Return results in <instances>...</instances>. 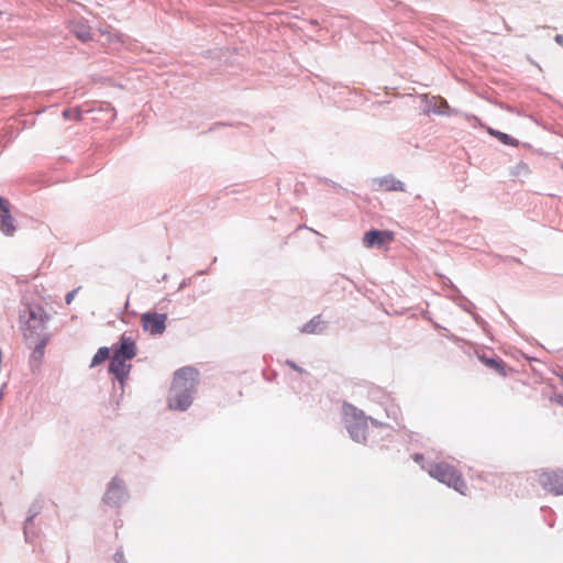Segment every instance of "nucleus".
<instances>
[{
	"label": "nucleus",
	"mask_w": 563,
	"mask_h": 563,
	"mask_svg": "<svg viewBox=\"0 0 563 563\" xmlns=\"http://www.w3.org/2000/svg\"><path fill=\"white\" fill-rule=\"evenodd\" d=\"M197 376L198 372L194 367H183L175 373L168 395L170 409L186 410L191 405Z\"/></svg>",
	"instance_id": "nucleus-1"
},
{
	"label": "nucleus",
	"mask_w": 563,
	"mask_h": 563,
	"mask_svg": "<svg viewBox=\"0 0 563 563\" xmlns=\"http://www.w3.org/2000/svg\"><path fill=\"white\" fill-rule=\"evenodd\" d=\"M428 473L432 478L465 495L467 486L454 465L448 462L434 463L430 465Z\"/></svg>",
	"instance_id": "nucleus-2"
},
{
	"label": "nucleus",
	"mask_w": 563,
	"mask_h": 563,
	"mask_svg": "<svg viewBox=\"0 0 563 563\" xmlns=\"http://www.w3.org/2000/svg\"><path fill=\"white\" fill-rule=\"evenodd\" d=\"M23 323L22 330L25 338L40 335L45 329L48 316L41 306H27L20 314Z\"/></svg>",
	"instance_id": "nucleus-3"
},
{
	"label": "nucleus",
	"mask_w": 563,
	"mask_h": 563,
	"mask_svg": "<svg viewBox=\"0 0 563 563\" xmlns=\"http://www.w3.org/2000/svg\"><path fill=\"white\" fill-rule=\"evenodd\" d=\"M538 484L548 493L563 495V470H542L538 473Z\"/></svg>",
	"instance_id": "nucleus-4"
},
{
	"label": "nucleus",
	"mask_w": 563,
	"mask_h": 563,
	"mask_svg": "<svg viewBox=\"0 0 563 563\" xmlns=\"http://www.w3.org/2000/svg\"><path fill=\"white\" fill-rule=\"evenodd\" d=\"M167 316L165 313H143L141 316L142 327L152 335L162 334L166 329Z\"/></svg>",
	"instance_id": "nucleus-5"
},
{
	"label": "nucleus",
	"mask_w": 563,
	"mask_h": 563,
	"mask_svg": "<svg viewBox=\"0 0 563 563\" xmlns=\"http://www.w3.org/2000/svg\"><path fill=\"white\" fill-rule=\"evenodd\" d=\"M137 352L136 341L132 334L123 333L118 344L113 347V353L122 356L123 358L132 360Z\"/></svg>",
	"instance_id": "nucleus-6"
},
{
	"label": "nucleus",
	"mask_w": 563,
	"mask_h": 563,
	"mask_svg": "<svg viewBox=\"0 0 563 563\" xmlns=\"http://www.w3.org/2000/svg\"><path fill=\"white\" fill-rule=\"evenodd\" d=\"M130 360L123 358L122 356L113 353L109 365V372L113 374L118 380L123 383L130 374Z\"/></svg>",
	"instance_id": "nucleus-7"
},
{
	"label": "nucleus",
	"mask_w": 563,
	"mask_h": 563,
	"mask_svg": "<svg viewBox=\"0 0 563 563\" xmlns=\"http://www.w3.org/2000/svg\"><path fill=\"white\" fill-rule=\"evenodd\" d=\"M394 240V233L389 231L369 230L364 234L363 243L366 247L383 246Z\"/></svg>",
	"instance_id": "nucleus-8"
},
{
	"label": "nucleus",
	"mask_w": 563,
	"mask_h": 563,
	"mask_svg": "<svg viewBox=\"0 0 563 563\" xmlns=\"http://www.w3.org/2000/svg\"><path fill=\"white\" fill-rule=\"evenodd\" d=\"M125 496L124 485L121 479L114 478L104 495V501L109 505H119Z\"/></svg>",
	"instance_id": "nucleus-9"
},
{
	"label": "nucleus",
	"mask_w": 563,
	"mask_h": 563,
	"mask_svg": "<svg viewBox=\"0 0 563 563\" xmlns=\"http://www.w3.org/2000/svg\"><path fill=\"white\" fill-rule=\"evenodd\" d=\"M347 430L355 441H364L366 439L367 431V422L365 417L361 415L360 417L355 418L354 422H349Z\"/></svg>",
	"instance_id": "nucleus-10"
},
{
	"label": "nucleus",
	"mask_w": 563,
	"mask_h": 563,
	"mask_svg": "<svg viewBox=\"0 0 563 563\" xmlns=\"http://www.w3.org/2000/svg\"><path fill=\"white\" fill-rule=\"evenodd\" d=\"M377 190L382 191H405L404 184L393 176H385L374 180Z\"/></svg>",
	"instance_id": "nucleus-11"
},
{
	"label": "nucleus",
	"mask_w": 563,
	"mask_h": 563,
	"mask_svg": "<svg viewBox=\"0 0 563 563\" xmlns=\"http://www.w3.org/2000/svg\"><path fill=\"white\" fill-rule=\"evenodd\" d=\"M15 232L14 220L9 213L8 201L2 200V233L12 236Z\"/></svg>",
	"instance_id": "nucleus-12"
},
{
	"label": "nucleus",
	"mask_w": 563,
	"mask_h": 563,
	"mask_svg": "<svg viewBox=\"0 0 563 563\" xmlns=\"http://www.w3.org/2000/svg\"><path fill=\"white\" fill-rule=\"evenodd\" d=\"M48 342V335L41 339V342L36 345L30 356V364L33 368H38L44 357V350Z\"/></svg>",
	"instance_id": "nucleus-13"
},
{
	"label": "nucleus",
	"mask_w": 563,
	"mask_h": 563,
	"mask_svg": "<svg viewBox=\"0 0 563 563\" xmlns=\"http://www.w3.org/2000/svg\"><path fill=\"white\" fill-rule=\"evenodd\" d=\"M479 361L487 367L494 369L501 376L507 375L506 364L500 358L487 357L486 355H481Z\"/></svg>",
	"instance_id": "nucleus-14"
},
{
	"label": "nucleus",
	"mask_w": 563,
	"mask_h": 563,
	"mask_svg": "<svg viewBox=\"0 0 563 563\" xmlns=\"http://www.w3.org/2000/svg\"><path fill=\"white\" fill-rule=\"evenodd\" d=\"M99 32L108 45L122 44L124 42V35L111 27L100 29Z\"/></svg>",
	"instance_id": "nucleus-15"
},
{
	"label": "nucleus",
	"mask_w": 563,
	"mask_h": 563,
	"mask_svg": "<svg viewBox=\"0 0 563 563\" xmlns=\"http://www.w3.org/2000/svg\"><path fill=\"white\" fill-rule=\"evenodd\" d=\"M488 133L496 137L498 141H500L503 144L505 145H517L518 142L512 139L510 135L506 134V133H503L500 131H497V130H494V129H488Z\"/></svg>",
	"instance_id": "nucleus-16"
},
{
	"label": "nucleus",
	"mask_w": 563,
	"mask_h": 563,
	"mask_svg": "<svg viewBox=\"0 0 563 563\" xmlns=\"http://www.w3.org/2000/svg\"><path fill=\"white\" fill-rule=\"evenodd\" d=\"M110 356V349L109 347H100L97 353L95 354V356L92 357V361H91V366H97L99 364H101L102 362H104L106 360H108Z\"/></svg>",
	"instance_id": "nucleus-17"
},
{
	"label": "nucleus",
	"mask_w": 563,
	"mask_h": 563,
	"mask_svg": "<svg viewBox=\"0 0 563 563\" xmlns=\"http://www.w3.org/2000/svg\"><path fill=\"white\" fill-rule=\"evenodd\" d=\"M74 33L76 37L81 42H89L92 40V35L89 27L85 25H77L74 30Z\"/></svg>",
	"instance_id": "nucleus-18"
},
{
	"label": "nucleus",
	"mask_w": 563,
	"mask_h": 563,
	"mask_svg": "<svg viewBox=\"0 0 563 563\" xmlns=\"http://www.w3.org/2000/svg\"><path fill=\"white\" fill-rule=\"evenodd\" d=\"M75 295H76V290H73L70 292H68L65 297V300H66V303L69 305L71 303V301L74 300L75 298Z\"/></svg>",
	"instance_id": "nucleus-19"
},
{
	"label": "nucleus",
	"mask_w": 563,
	"mask_h": 563,
	"mask_svg": "<svg viewBox=\"0 0 563 563\" xmlns=\"http://www.w3.org/2000/svg\"><path fill=\"white\" fill-rule=\"evenodd\" d=\"M555 42H556L558 44H560L561 46H563V35L558 34V35L555 36Z\"/></svg>",
	"instance_id": "nucleus-20"
},
{
	"label": "nucleus",
	"mask_w": 563,
	"mask_h": 563,
	"mask_svg": "<svg viewBox=\"0 0 563 563\" xmlns=\"http://www.w3.org/2000/svg\"><path fill=\"white\" fill-rule=\"evenodd\" d=\"M71 113H74L75 119L80 120L81 113L79 110H74V111H71Z\"/></svg>",
	"instance_id": "nucleus-21"
},
{
	"label": "nucleus",
	"mask_w": 563,
	"mask_h": 563,
	"mask_svg": "<svg viewBox=\"0 0 563 563\" xmlns=\"http://www.w3.org/2000/svg\"><path fill=\"white\" fill-rule=\"evenodd\" d=\"M70 114H71V110H65V111L63 112V115H64L65 118H69V117H70Z\"/></svg>",
	"instance_id": "nucleus-22"
},
{
	"label": "nucleus",
	"mask_w": 563,
	"mask_h": 563,
	"mask_svg": "<svg viewBox=\"0 0 563 563\" xmlns=\"http://www.w3.org/2000/svg\"><path fill=\"white\" fill-rule=\"evenodd\" d=\"M422 459H423V456L421 454H416L415 455V461L416 462H420Z\"/></svg>",
	"instance_id": "nucleus-23"
},
{
	"label": "nucleus",
	"mask_w": 563,
	"mask_h": 563,
	"mask_svg": "<svg viewBox=\"0 0 563 563\" xmlns=\"http://www.w3.org/2000/svg\"><path fill=\"white\" fill-rule=\"evenodd\" d=\"M287 364L290 365L294 369L299 371V368L292 362L288 361Z\"/></svg>",
	"instance_id": "nucleus-24"
},
{
	"label": "nucleus",
	"mask_w": 563,
	"mask_h": 563,
	"mask_svg": "<svg viewBox=\"0 0 563 563\" xmlns=\"http://www.w3.org/2000/svg\"><path fill=\"white\" fill-rule=\"evenodd\" d=\"M560 377H561V379L563 380V374H562Z\"/></svg>",
	"instance_id": "nucleus-25"
}]
</instances>
